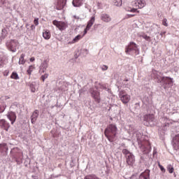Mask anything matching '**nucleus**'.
<instances>
[{
	"mask_svg": "<svg viewBox=\"0 0 179 179\" xmlns=\"http://www.w3.org/2000/svg\"><path fill=\"white\" fill-rule=\"evenodd\" d=\"M96 20V18L94 16L92 17L91 19L88 21L87 24L84 30L83 36H85V34H87V31L90 30V27L93 26L94 24V22Z\"/></svg>",
	"mask_w": 179,
	"mask_h": 179,
	"instance_id": "12",
	"label": "nucleus"
},
{
	"mask_svg": "<svg viewBox=\"0 0 179 179\" xmlns=\"http://www.w3.org/2000/svg\"><path fill=\"white\" fill-rule=\"evenodd\" d=\"M141 37L144 38V40H146V41H150V36H148L146 34L141 35Z\"/></svg>",
	"mask_w": 179,
	"mask_h": 179,
	"instance_id": "35",
	"label": "nucleus"
},
{
	"mask_svg": "<svg viewBox=\"0 0 179 179\" xmlns=\"http://www.w3.org/2000/svg\"><path fill=\"white\" fill-rule=\"evenodd\" d=\"M162 24L164 26H165L166 27H167V26H169V24L167 23V20L166 18H164L163 20H162Z\"/></svg>",
	"mask_w": 179,
	"mask_h": 179,
	"instance_id": "38",
	"label": "nucleus"
},
{
	"mask_svg": "<svg viewBox=\"0 0 179 179\" xmlns=\"http://www.w3.org/2000/svg\"><path fill=\"white\" fill-rule=\"evenodd\" d=\"M2 177V172L0 171V179Z\"/></svg>",
	"mask_w": 179,
	"mask_h": 179,
	"instance_id": "51",
	"label": "nucleus"
},
{
	"mask_svg": "<svg viewBox=\"0 0 179 179\" xmlns=\"http://www.w3.org/2000/svg\"><path fill=\"white\" fill-rule=\"evenodd\" d=\"M3 75H4V76H8V75H9V70H6L3 72Z\"/></svg>",
	"mask_w": 179,
	"mask_h": 179,
	"instance_id": "45",
	"label": "nucleus"
},
{
	"mask_svg": "<svg viewBox=\"0 0 179 179\" xmlns=\"http://www.w3.org/2000/svg\"><path fill=\"white\" fill-rule=\"evenodd\" d=\"M38 110H35L31 116V124H35L36 121H37V118H38Z\"/></svg>",
	"mask_w": 179,
	"mask_h": 179,
	"instance_id": "21",
	"label": "nucleus"
},
{
	"mask_svg": "<svg viewBox=\"0 0 179 179\" xmlns=\"http://www.w3.org/2000/svg\"><path fill=\"white\" fill-rule=\"evenodd\" d=\"M158 166L162 173H166V169H164L163 166H162L160 164H159Z\"/></svg>",
	"mask_w": 179,
	"mask_h": 179,
	"instance_id": "37",
	"label": "nucleus"
},
{
	"mask_svg": "<svg viewBox=\"0 0 179 179\" xmlns=\"http://www.w3.org/2000/svg\"><path fill=\"white\" fill-rule=\"evenodd\" d=\"M35 60H36V59L34 57H31L29 59L30 62H34Z\"/></svg>",
	"mask_w": 179,
	"mask_h": 179,
	"instance_id": "46",
	"label": "nucleus"
},
{
	"mask_svg": "<svg viewBox=\"0 0 179 179\" xmlns=\"http://www.w3.org/2000/svg\"><path fill=\"white\" fill-rule=\"evenodd\" d=\"M151 77L155 82H157V83H161V86L165 90L173 86V78L170 77H164L163 76V74L159 71H152Z\"/></svg>",
	"mask_w": 179,
	"mask_h": 179,
	"instance_id": "1",
	"label": "nucleus"
},
{
	"mask_svg": "<svg viewBox=\"0 0 179 179\" xmlns=\"http://www.w3.org/2000/svg\"><path fill=\"white\" fill-rule=\"evenodd\" d=\"M72 4L75 8H79L83 5V0H73Z\"/></svg>",
	"mask_w": 179,
	"mask_h": 179,
	"instance_id": "23",
	"label": "nucleus"
},
{
	"mask_svg": "<svg viewBox=\"0 0 179 179\" xmlns=\"http://www.w3.org/2000/svg\"><path fill=\"white\" fill-rule=\"evenodd\" d=\"M7 117L10 120L12 124H15V121H16V113L15 112H8Z\"/></svg>",
	"mask_w": 179,
	"mask_h": 179,
	"instance_id": "17",
	"label": "nucleus"
},
{
	"mask_svg": "<svg viewBox=\"0 0 179 179\" xmlns=\"http://www.w3.org/2000/svg\"><path fill=\"white\" fill-rule=\"evenodd\" d=\"M4 110H1L0 113H3Z\"/></svg>",
	"mask_w": 179,
	"mask_h": 179,
	"instance_id": "55",
	"label": "nucleus"
},
{
	"mask_svg": "<svg viewBox=\"0 0 179 179\" xmlns=\"http://www.w3.org/2000/svg\"><path fill=\"white\" fill-rule=\"evenodd\" d=\"M129 12H131L132 13H135L138 12V9H136V8H131L129 10Z\"/></svg>",
	"mask_w": 179,
	"mask_h": 179,
	"instance_id": "39",
	"label": "nucleus"
},
{
	"mask_svg": "<svg viewBox=\"0 0 179 179\" xmlns=\"http://www.w3.org/2000/svg\"><path fill=\"white\" fill-rule=\"evenodd\" d=\"M5 66V59L3 58L0 57V68H3Z\"/></svg>",
	"mask_w": 179,
	"mask_h": 179,
	"instance_id": "34",
	"label": "nucleus"
},
{
	"mask_svg": "<svg viewBox=\"0 0 179 179\" xmlns=\"http://www.w3.org/2000/svg\"><path fill=\"white\" fill-rule=\"evenodd\" d=\"M50 134H51L52 136H53V138H56L57 137V134H55V130H52L50 131Z\"/></svg>",
	"mask_w": 179,
	"mask_h": 179,
	"instance_id": "40",
	"label": "nucleus"
},
{
	"mask_svg": "<svg viewBox=\"0 0 179 179\" xmlns=\"http://www.w3.org/2000/svg\"><path fill=\"white\" fill-rule=\"evenodd\" d=\"M108 92H110V89H108Z\"/></svg>",
	"mask_w": 179,
	"mask_h": 179,
	"instance_id": "57",
	"label": "nucleus"
},
{
	"mask_svg": "<svg viewBox=\"0 0 179 179\" xmlns=\"http://www.w3.org/2000/svg\"><path fill=\"white\" fill-rule=\"evenodd\" d=\"M6 3V1L5 0H0V7L3 5H5Z\"/></svg>",
	"mask_w": 179,
	"mask_h": 179,
	"instance_id": "42",
	"label": "nucleus"
},
{
	"mask_svg": "<svg viewBox=\"0 0 179 179\" xmlns=\"http://www.w3.org/2000/svg\"><path fill=\"white\" fill-rule=\"evenodd\" d=\"M47 78H48V73H45L44 75L41 76V79L43 80V82H44Z\"/></svg>",
	"mask_w": 179,
	"mask_h": 179,
	"instance_id": "36",
	"label": "nucleus"
},
{
	"mask_svg": "<svg viewBox=\"0 0 179 179\" xmlns=\"http://www.w3.org/2000/svg\"><path fill=\"white\" fill-rule=\"evenodd\" d=\"M166 33V31H162L160 33V36H164V34Z\"/></svg>",
	"mask_w": 179,
	"mask_h": 179,
	"instance_id": "50",
	"label": "nucleus"
},
{
	"mask_svg": "<svg viewBox=\"0 0 179 179\" xmlns=\"http://www.w3.org/2000/svg\"><path fill=\"white\" fill-rule=\"evenodd\" d=\"M10 78L11 79H15V80H17V79H19V75L16 72H13Z\"/></svg>",
	"mask_w": 179,
	"mask_h": 179,
	"instance_id": "29",
	"label": "nucleus"
},
{
	"mask_svg": "<svg viewBox=\"0 0 179 179\" xmlns=\"http://www.w3.org/2000/svg\"><path fill=\"white\" fill-rule=\"evenodd\" d=\"M119 97L123 104H127V103H129V100H131V96L124 90L120 91Z\"/></svg>",
	"mask_w": 179,
	"mask_h": 179,
	"instance_id": "8",
	"label": "nucleus"
},
{
	"mask_svg": "<svg viewBox=\"0 0 179 179\" xmlns=\"http://www.w3.org/2000/svg\"><path fill=\"white\" fill-rule=\"evenodd\" d=\"M0 149L3 152H8V145L6 143L0 144Z\"/></svg>",
	"mask_w": 179,
	"mask_h": 179,
	"instance_id": "27",
	"label": "nucleus"
},
{
	"mask_svg": "<svg viewBox=\"0 0 179 179\" xmlns=\"http://www.w3.org/2000/svg\"><path fill=\"white\" fill-rule=\"evenodd\" d=\"M161 122L162 124V129L159 130V135L160 136V138L163 141V139H164L166 130L170 127L171 121L169 120V118L164 117L161 119Z\"/></svg>",
	"mask_w": 179,
	"mask_h": 179,
	"instance_id": "4",
	"label": "nucleus"
},
{
	"mask_svg": "<svg viewBox=\"0 0 179 179\" xmlns=\"http://www.w3.org/2000/svg\"><path fill=\"white\" fill-rule=\"evenodd\" d=\"M115 6H122V0H114L113 1Z\"/></svg>",
	"mask_w": 179,
	"mask_h": 179,
	"instance_id": "30",
	"label": "nucleus"
},
{
	"mask_svg": "<svg viewBox=\"0 0 179 179\" xmlns=\"http://www.w3.org/2000/svg\"><path fill=\"white\" fill-rule=\"evenodd\" d=\"M17 41L16 40H10L6 43V45L12 52H16L17 48Z\"/></svg>",
	"mask_w": 179,
	"mask_h": 179,
	"instance_id": "7",
	"label": "nucleus"
},
{
	"mask_svg": "<svg viewBox=\"0 0 179 179\" xmlns=\"http://www.w3.org/2000/svg\"><path fill=\"white\" fill-rule=\"evenodd\" d=\"M156 155H157V150H156V148H154L153 154H152L153 157H155Z\"/></svg>",
	"mask_w": 179,
	"mask_h": 179,
	"instance_id": "44",
	"label": "nucleus"
},
{
	"mask_svg": "<svg viewBox=\"0 0 179 179\" xmlns=\"http://www.w3.org/2000/svg\"><path fill=\"white\" fill-rule=\"evenodd\" d=\"M167 170H168L169 173H170V174H173V173L174 171V168L171 165H168Z\"/></svg>",
	"mask_w": 179,
	"mask_h": 179,
	"instance_id": "32",
	"label": "nucleus"
},
{
	"mask_svg": "<svg viewBox=\"0 0 179 179\" xmlns=\"http://www.w3.org/2000/svg\"><path fill=\"white\" fill-rule=\"evenodd\" d=\"M35 26H38V18H35L34 20Z\"/></svg>",
	"mask_w": 179,
	"mask_h": 179,
	"instance_id": "41",
	"label": "nucleus"
},
{
	"mask_svg": "<svg viewBox=\"0 0 179 179\" xmlns=\"http://www.w3.org/2000/svg\"><path fill=\"white\" fill-rule=\"evenodd\" d=\"M102 89H107V87H106L105 86H103Z\"/></svg>",
	"mask_w": 179,
	"mask_h": 179,
	"instance_id": "53",
	"label": "nucleus"
},
{
	"mask_svg": "<svg viewBox=\"0 0 179 179\" xmlns=\"http://www.w3.org/2000/svg\"><path fill=\"white\" fill-rule=\"evenodd\" d=\"M5 97H6V99H9V96H5Z\"/></svg>",
	"mask_w": 179,
	"mask_h": 179,
	"instance_id": "54",
	"label": "nucleus"
},
{
	"mask_svg": "<svg viewBox=\"0 0 179 179\" xmlns=\"http://www.w3.org/2000/svg\"><path fill=\"white\" fill-rule=\"evenodd\" d=\"M36 29V26H34V24H32L31 26V30H34Z\"/></svg>",
	"mask_w": 179,
	"mask_h": 179,
	"instance_id": "47",
	"label": "nucleus"
},
{
	"mask_svg": "<svg viewBox=\"0 0 179 179\" xmlns=\"http://www.w3.org/2000/svg\"><path fill=\"white\" fill-rule=\"evenodd\" d=\"M101 20L105 22V23H110L111 22V17L108 14L103 13L101 15Z\"/></svg>",
	"mask_w": 179,
	"mask_h": 179,
	"instance_id": "19",
	"label": "nucleus"
},
{
	"mask_svg": "<svg viewBox=\"0 0 179 179\" xmlns=\"http://www.w3.org/2000/svg\"><path fill=\"white\" fill-rule=\"evenodd\" d=\"M33 179H38V176H32Z\"/></svg>",
	"mask_w": 179,
	"mask_h": 179,
	"instance_id": "48",
	"label": "nucleus"
},
{
	"mask_svg": "<svg viewBox=\"0 0 179 179\" xmlns=\"http://www.w3.org/2000/svg\"><path fill=\"white\" fill-rule=\"evenodd\" d=\"M52 23L54 26H56L60 31H64V30H66L68 27V23L62 21H58L57 20H55L52 21Z\"/></svg>",
	"mask_w": 179,
	"mask_h": 179,
	"instance_id": "9",
	"label": "nucleus"
},
{
	"mask_svg": "<svg viewBox=\"0 0 179 179\" xmlns=\"http://www.w3.org/2000/svg\"><path fill=\"white\" fill-rule=\"evenodd\" d=\"M6 36H8V31L6 29H3L1 30V36L0 37V42L2 41V40H5L6 38Z\"/></svg>",
	"mask_w": 179,
	"mask_h": 179,
	"instance_id": "26",
	"label": "nucleus"
},
{
	"mask_svg": "<svg viewBox=\"0 0 179 179\" xmlns=\"http://www.w3.org/2000/svg\"><path fill=\"white\" fill-rule=\"evenodd\" d=\"M75 19H79V17L74 16Z\"/></svg>",
	"mask_w": 179,
	"mask_h": 179,
	"instance_id": "52",
	"label": "nucleus"
},
{
	"mask_svg": "<svg viewBox=\"0 0 179 179\" xmlns=\"http://www.w3.org/2000/svg\"><path fill=\"white\" fill-rule=\"evenodd\" d=\"M125 82H128V79L124 80Z\"/></svg>",
	"mask_w": 179,
	"mask_h": 179,
	"instance_id": "56",
	"label": "nucleus"
},
{
	"mask_svg": "<svg viewBox=\"0 0 179 179\" xmlns=\"http://www.w3.org/2000/svg\"><path fill=\"white\" fill-rule=\"evenodd\" d=\"M43 37L45 40H50V38H51V33L50 32V30H44L43 32Z\"/></svg>",
	"mask_w": 179,
	"mask_h": 179,
	"instance_id": "24",
	"label": "nucleus"
},
{
	"mask_svg": "<svg viewBox=\"0 0 179 179\" xmlns=\"http://www.w3.org/2000/svg\"><path fill=\"white\" fill-rule=\"evenodd\" d=\"M101 68L103 71H107V69H108V66L106 65H103Z\"/></svg>",
	"mask_w": 179,
	"mask_h": 179,
	"instance_id": "43",
	"label": "nucleus"
},
{
	"mask_svg": "<svg viewBox=\"0 0 179 179\" xmlns=\"http://www.w3.org/2000/svg\"><path fill=\"white\" fill-rule=\"evenodd\" d=\"M24 57H26V55L24 53H22L20 55L18 62L19 65H24V64H26V59H24Z\"/></svg>",
	"mask_w": 179,
	"mask_h": 179,
	"instance_id": "25",
	"label": "nucleus"
},
{
	"mask_svg": "<svg viewBox=\"0 0 179 179\" xmlns=\"http://www.w3.org/2000/svg\"><path fill=\"white\" fill-rule=\"evenodd\" d=\"M144 121H145V123H144L145 125H149L150 122H155V115H145L144 116Z\"/></svg>",
	"mask_w": 179,
	"mask_h": 179,
	"instance_id": "15",
	"label": "nucleus"
},
{
	"mask_svg": "<svg viewBox=\"0 0 179 179\" xmlns=\"http://www.w3.org/2000/svg\"><path fill=\"white\" fill-rule=\"evenodd\" d=\"M134 16H135V15H134V14L129 15V17H134Z\"/></svg>",
	"mask_w": 179,
	"mask_h": 179,
	"instance_id": "49",
	"label": "nucleus"
},
{
	"mask_svg": "<svg viewBox=\"0 0 179 179\" xmlns=\"http://www.w3.org/2000/svg\"><path fill=\"white\" fill-rule=\"evenodd\" d=\"M0 127L3 129H5V131H8L10 127L9 123L6 122L5 120H0Z\"/></svg>",
	"mask_w": 179,
	"mask_h": 179,
	"instance_id": "18",
	"label": "nucleus"
},
{
	"mask_svg": "<svg viewBox=\"0 0 179 179\" xmlns=\"http://www.w3.org/2000/svg\"><path fill=\"white\" fill-rule=\"evenodd\" d=\"M33 71H34V66L31 65L27 69V73H28V75H31V73L33 72Z\"/></svg>",
	"mask_w": 179,
	"mask_h": 179,
	"instance_id": "31",
	"label": "nucleus"
},
{
	"mask_svg": "<svg viewBox=\"0 0 179 179\" xmlns=\"http://www.w3.org/2000/svg\"><path fill=\"white\" fill-rule=\"evenodd\" d=\"M82 36L81 35H78L76 36L71 41L72 44H75V43H78V41H79V40H80V38H82Z\"/></svg>",
	"mask_w": 179,
	"mask_h": 179,
	"instance_id": "28",
	"label": "nucleus"
},
{
	"mask_svg": "<svg viewBox=\"0 0 179 179\" xmlns=\"http://www.w3.org/2000/svg\"><path fill=\"white\" fill-rule=\"evenodd\" d=\"M133 6L142 9V8L146 6V1L145 0H136L133 2Z\"/></svg>",
	"mask_w": 179,
	"mask_h": 179,
	"instance_id": "11",
	"label": "nucleus"
},
{
	"mask_svg": "<svg viewBox=\"0 0 179 179\" xmlns=\"http://www.w3.org/2000/svg\"><path fill=\"white\" fill-rule=\"evenodd\" d=\"M138 179H150V170L146 169L144 172L141 173Z\"/></svg>",
	"mask_w": 179,
	"mask_h": 179,
	"instance_id": "16",
	"label": "nucleus"
},
{
	"mask_svg": "<svg viewBox=\"0 0 179 179\" xmlns=\"http://www.w3.org/2000/svg\"><path fill=\"white\" fill-rule=\"evenodd\" d=\"M117 126L113 124H109L104 131L105 136L109 142H114L117 139Z\"/></svg>",
	"mask_w": 179,
	"mask_h": 179,
	"instance_id": "3",
	"label": "nucleus"
},
{
	"mask_svg": "<svg viewBox=\"0 0 179 179\" xmlns=\"http://www.w3.org/2000/svg\"><path fill=\"white\" fill-rule=\"evenodd\" d=\"M172 140V145L175 150H178L179 149V133L177 134H171V135Z\"/></svg>",
	"mask_w": 179,
	"mask_h": 179,
	"instance_id": "10",
	"label": "nucleus"
},
{
	"mask_svg": "<svg viewBox=\"0 0 179 179\" xmlns=\"http://www.w3.org/2000/svg\"><path fill=\"white\" fill-rule=\"evenodd\" d=\"M65 3H66L65 0H58L56 9L57 10H62V9H64V7L65 6Z\"/></svg>",
	"mask_w": 179,
	"mask_h": 179,
	"instance_id": "22",
	"label": "nucleus"
},
{
	"mask_svg": "<svg viewBox=\"0 0 179 179\" xmlns=\"http://www.w3.org/2000/svg\"><path fill=\"white\" fill-rule=\"evenodd\" d=\"M172 132H173L172 134L177 135V134L179 133V126H177L174 129H173Z\"/></svg>",
	"mask_w": 179,
	"mask_h": 179,
	"instance_id": "33",
	"label": "nucleus"
},
{
	"mask_svg": "<svg viewBox=\"0 0 179 179\" xmlns=\"http://www.w3.org/2000/svg\"><path fill=\"white\" fill-rule=\"evenodd\" d=\"M126 54H135L136 55H139V48H138V45L134 42H130L129 45L126 48L125 50Z\"/></svg>",
	"mask_w": 179,
	"mask_h": 179,
	"instance_id": "6",
	"label": "nucleus"
},
{
	"mask_svg": "<svg viewBox=\"0 0 179 179\" xmlns=\"http://www.w3.org/2000/svg\"><path fill=\"white\" fill-rule=\"evenodd\" d=\"M27 86L30 87L31 92L32 93H35V92L38 90V84H37L36 82L27 83Z\"/></svg>",
	"mask_w": 179,
	"mask_h": 179,
	"instance_id": "14",
	"label": "nucleus"
},
{
	"mask_svg": "<svg viewBox=\"0 0 179 179\" xmlns=\"http://www.w3.org/2000/svg\"><path fill=\"white\" fill-rule=\"evenodd\" d=\"M122 153L125 156L126 162L128 166H132L133 164H135V155H134L132 152H129V150L127 149H123Z\"/></svg>",
	"mask_w": 179,
	"mask_h": 179,
	"instance_id": "5",
	"label": "nucleus"
},
{
	"mask_svg": "<svg viewBox=\"0 0 179 179\" xmlns=\"http://www.w3.org/2000/svg\"><path fill=\"white\" fill-rule=\"evenodd\" d=\"M47 68H48V64H47V62L44 61L39 67V73H44V72L47 71Z\"/></svg>",
	"mask_w": 179,
	"mask_h": 179,
	"instance_id": "20",
	"label": "nucleus"
},
{
	"mask_svg": "<svg viewBox=\"0 0 179 179\" xmlns=\"http://www.w3.org/2000/svg\"><path fill=\"white\" fill-rule=\"evenodd\" d=\"M92 97L95 100L96 103H100V92H99L96 90H91Z\"/></svg>",
	"mask_w": 179,
	"mask_h": 179,
	"instance_id": "13",
	"label": "nucleus"
},
{
	"mask_svg": "<svg viewBox=\"0 0 179 179\" xmlns=\"http://www.w3.org/2000/svg\"><path fill=\"white\" fill-rule=\"evenodd\" d=\"M136 138L138 143H140V148L143 155H148L150 152L152 148L150 147V143L149 141H143L144 136L141 132L136 133Z\"/></svg>",
	"mask_w": 179,
	"mask_h": 179,
	"instance_id": "2",
	"label": "nucleus"
}]
</instances>
